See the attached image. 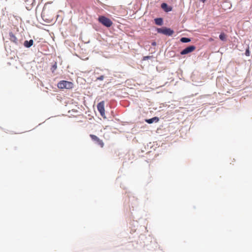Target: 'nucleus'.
<instances>
[{
    "instance_id": "nucleus-5",
    "label": "nucleus",
    "mask_w": 252,
    "mask_h": 252,
    "mask_svg": "<svg viewBox=\"0 0 252 252\" xmlns=\"http://www.w3.org/2000/svg\"><path fill=\"white\" fill-rule=\"evenodd\" d=\"M104 103V101H102L98 103L97 105V110L99 112L101 116L103 117H104L105 115Z\"/></svg>"
},
{
    "instance_id": "nucleus-12",
    "label": "nucleus",
    "mask_w": 252,
    "mask_h": 252,
    "mask_svg": "<svg viewBox=\"0 0 252 252\" xmlns=\"http://www.w3.org/2000/svg\"><path fill=\"white\" fill-rule=\"evenodd\" d=\"M219 38L222 41H225L226 39V35L224 32H221L219 35Z\"/></svg>"
},
{
    "instance_id": "nucleus-3",
    "label": "nucleus",
    "mask_w": 252,
    "mask_h": 252,
    "mask_svg": "<svg viewBox=\"0 0 252 252\" xmlns=\"http://www.w3.org/2000/svg\"><path fill=\"white\" fill-rule=\"evenodd\" d=\"M158 33H161L166 35H171L173 34L174 31L169 28H158L157 30Z\"/></svg>"
},
{
    "instance_id": "nucleus-6",
    "label": "nucleus",
    "mask_w": 252,
    "mask_h": 252,
    "mask_svg": "<svg viewBox=\"0 0 252 252\" xmlns=\"http://www.w3.org/2000/svg\"><path fill=\"white\" fill-rule=\"evenodd\" d=\"M195 49V47L194 46H193V45L189 46L186 48L183 51H182L181 52V55L187 54L188 53L193 52Z\"/></svg>"
},
{
    "instance_id": "nucleus-18",
    "label": "nucleus",
    "mask_w": 252,
    "mask_h": 252,
    "mask_svg": "<svg viewBox=\"0 0 252 252\" xmlns=\"http://www.w3.org/2000/svg\"><path fill=\"white\" fill-rule=\"evenodd\" d=\"M200 0L203 2H204L206 1V0Z\"/></svg>"
},
{
    "instance_id": "nucleus-15",
    "label": "nucleus",
    "mask_w": 252,
    "mask_h": 252,
    "mask_svg": "<svg viewBox=\"0 0 252 252\" xmlns=\"http://www.w3.org/2000/svg\"><path fill=\"white\" fill-rule=\"evenodd\" d=\"M104 78V76L103 75H101V76L97 77V80L101 81V80H103Z\"/></svg>"
},
{
    "instance_id": "nucleus-7",
    "label": "nucleus",
    "mask_w": 252,
    "mask_h": 252,
    "mask_svg": "<svg viewBox=\"0 0 252 252\" xmlns=\"http://www.w3.org/2000/svg\"><path fill=\"white\" fill-rule=\"evenodd\" d=\"M161 7L166 12H169L172 10V7L168 6L165 3H162L161 5Z\"/></svg>"
},
{
    "instance_id": "nucleus-8",
    "label": "nucleus",
    "mask_w": 252,
    "mask_h": 252,
    "mask_svg": "<svg viewBox=\"0 0 252 252\" xmlns=\"http://www.w3.org/2000/svg\"><path fill=\"white\" fill-rule=\"evenodd\" d=\"M9 39L11 42L15 43V44L18 43V39L15 35L12 32L9 33Z\"/></svg>"
},
{
    "instance_id": "nucleus-9",
    "label": "nucleus",
    "mask_w": 252,
    "mask_h": 252,
    "mask_svg": "<svg viewBox=\"0 0 252 252\" xmlns=\"http://www.w3.org/2000/svg\"><path fill=\"white\" fill-rule=\"evenodd\" d=\"M145 121L148 124H152L154 122L157 123L159 121V118L157 117H155L151 119H146Z\"/></svg>"
},
{
    "instance_id": "nucleus-1",
    "label": "nucleus",
    "mask_w": 252,
    "mask_h": 252,
    "mask_svg": "<svg viewBox=\"0 0 252 252\" xmlns=\"http://www.w3.org/2000/svg\"><path fill=\"white\" fill-rule=\"evenodd\" d=\"M98 21L103 26L109 28L113 25L112 21L104 16H100L98 18Z\"/></svg>"
},
{
    "instance_id": "nucleus-4",
    "label": "nucleus",
    "mask_w": 252,
    "mask_h": 252,
    "mask_svg": "<svg viewBox=\"0 0 252 252\" xmlns=\"http://www.w3.org/2000/svg\"><path fill=\"white\" fill-rule=\"evenodd\" d=\"M90 136L92 140L96 144L98 145L101 148L103 147L104 144L103 141L99 139L97 136L94 134H90Z\"/></svg>"
},
{
    "instance_id": "nucleus-19",
    "label": "nucleus",
    "mask_w": 252,
    "mask_h": 252,
    "mask_svg": "<svg viewBox=\"0 0 252 252\" xmlns=\"http://www.w3.org/2000/svg\"><path fill=\"white\" fill-rule=\"evenodd\" d=\"M155 44H156L155 42L153 43V45H155Z\"/></svg>"
},
{
    "instance_id": "nucleus-17",
    "label": "nucleus",
    "mask_w": 252,
    "mask_h": 252,
    "mask_svg": "<svg viewBox=\"0 0 252 252\" xmlns=\"http://www.w3.org/2000/svg\"><path fill=\"white\" fill-rule=\"evenodd\" d=\"M149 58H150L149 56H146V57H144V59H149Z\"/></svg>"
},
{
    "instance_id": "nucleus-10",
    "label": "nucleus",
    "mask_w": 252,
    "mask_h": 252,
    "mask_svg": "<svg viewBox=\"0 0 252 252\" xmlns=\"http://www.w3.org/2000/svg\"><path fill=\"white\" fill-rule=\"evenodd\" d=\"M33 41L32 39L30 40L29 41L26 40L24 42V46L27 48H29L33 45Z\"/></svg>"
},
{
    "instance_id": "nucleus-2",
    "label": "nucleus",
    "mask_w": 252,
    "mask_h": 252,
    "mask_svg": "<svg viewBox=\"0 0 252 252\" xmlns=\"http://www.w3.org/2000/svg\"><path fill=\"white\" fill-rule=\"evenodd\" d=\"M57 86L60 89H70L73 88V84L71 82L63 80L59 82Z\"/></svg>"
},
{
    "instance_id": "nucleus-13",
    "label": "nucleus",
    "mask_w": 252,
    "mask_h": 252,
    "mask_svg": "<svg viewBox=\"0 0 252 252\" xmlns=\"http://www.w3.org/2000/svg\"><path fill=\"white\" fill-rule=\"evenodd\" d=\"M180 41L183 43H187L190 41V39L187 37H182L181 38Z\"/></svg>"
},
{
    "instance_id": "nucleus-14",
    "label": "nucleus",
    "mask_w": 252,
    "mask_h": 252,
    "mask_svg": "<svg viewBox=\"0 0 252 252\" xmlns=\"http://www.w3.org/2000/svg\"><path fill=\"white\" fill-rule=\"evenodd\" d=\"M245 55L247 56H250V51H249V48L246 50V52H245Z\"/></svg>"
},
{
    "instance_id": "nucleus-16",
    "label": "nucleus",
    "mask_w": 252,
    "mask_h": 252,
    "mask_svg": "<svg viewBox=\"0 0 252 252\" xmlns=\"http://www.w3.org/2000/svg\"><path fill=\"white\" fill-rule=\"evenodd\" d=\"M213 40H214V39L212 38H210L209 39V41H213Z\"/></svg>"
},
{
    "instance_id": "nucleus-11",
    "label": "nucleus",
    "mask_w": 252,
    "mask_h": 252,
    "mask_svg": "<svg viewBox=\"0 0 252 252\" xmlns=\"http://www.w3.org/2000/svg\"><path fill=\"white\" fill-rule=\"evenodd\" d=\"M155 23L157 25L161 26V25H162V24L163 23L162 19L161 18L155 19Z\"/></svg>"
}]
</instances>
